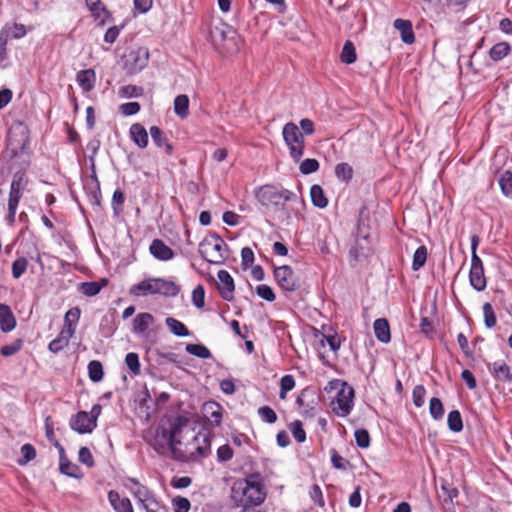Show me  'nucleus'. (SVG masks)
Here are the masks:
<instances>
[{"label": "nucleus", "mask_w": 512, "mask_h": 512, "mask_svg": "<svg viewBox=\"0 0 512 512\" xmlns=\"http://www.w3.org/2000/svg\"><path fill=\"white\" fill-rule=\"evenodd\" d=\"M108 280L106 278L101 279L100 281H92V282H82L78 285V290L87 297H92L97 295L102 288L107 286Z\"/></svg>", "instance_id": "obj_26"}, {"label": "nucleus", "mask_w": 512, "mask_h": 512, "mask_svg": "<svg viewBox=\"0 0 512 512\" xmlns=\"http://www.w3.org/2000/svg\"><path fill=\"white\" fill-rule=\"evenodd\" d=\"M85 3L89 11L96 19H99L102 14L108 13L101 0H85Z\"/></svg>", "instance_id": "obj_46"}, {"label": "nucleus", "mask_w": 512, "mask_h": 512, "mask_svg": "<svg viewBox=\"0 0 512 512\" xmlns=\"http://www.w3.org/2000/svg\"><path fill=\"white\" fill-rule=\"evenodd\" d=\"M131 56L133 57V60H134V65L130 69L132 73L141 71L147 65L148 52L138 51L136 53H131Z\"/></svg>", "instance_id": "obj_39"}, {"label": "nucleus", "mask_w": 512, "mask_h": 512, "mask_svg": "<svg viewBox=\"0 0 512 512\" xmlns=\"http://www.w3.org/2000/svg\"><path fill=\"white\" fill-rule=\"evenodd\" d=\"M22 459L19 460L20 465H25L36 457V450L31 444H24L21 447Z\"/></svg>", "instance_id": "obj_53"}, {"label": "nucleus", "mask_w": 512, "mask_h": 512, "mask_svg": "<svg viewBox=\"0 0 512 512\" xmlns=\"http://www.w3.org/2000/svg\"><path fill=\"white\" fill-rule=\"evenodd\" d=\"M447 425L450 431L459 433L463 430V420L458 410H452L447 416Z\"/></svg>", "instance_id": "obj_34"}, {"label": "nucleus", "mask_w": 512, "mask_h": 512, "mask_svg": "<svg viewBox=\"0 0 512 512\" xmlns=\"http://www.w3.org/2000/svg\"><path fill=\"white\" fill-rule=\"evenodd\" d=\"M27 28L20 23L6 24L0 34L7 39H21L27 34Z\"/></svg>", "instance_id": "obj_25"}, {"label": "nucleus", "mask_w": 512, "mask_h": 512, "mask_svg": "<svg viewBox=\"0 0 512 512\" xmlns=\"http://www.w3.org/2000/svg\"><path fill=\"white\" fill-rule=\"evenodd\" d=\"M154 322L150 313H140L133 320V331L136 334H144Z\"/></svg>", "instance_id": "obj_27"}, {"label": "nucleus", "mask_w": 512, "mask_h": 512, "mask_svg": "<svg viewBox=\"0 0 512 512\" xmlns=\"http://www.w3.org/2000/svg\"><path fill=\"white\" fill-rule=\"evenodd\" d=\"M305 133L300 130L298 125L290 122V157L298 162L304 154Z\"/></svg>", "instance_id": "obj_9"}, {"label": "nucleus", "mask_w": 512, "mask_h": 512, "mask_svg": "<svg viewBox=\"0 0 512 512\" xmlns=\"http://www.w3.org/2000/svg\"><path fill=\"white\" fill-rule=\"evenodd\" d=\"M27 178L24 173H15L10 185L9 199H8V216L7 220L9 223L15 221L16 210L19 201L22 197V192L27 185Z\"/></svg>", "instance_id": "obj_5"}, {"label": "nucleus", "mask_w": 512, "mask_h": 512, "mask_svg": "<svg viewBox=\"0 0 512 512\" xmlns=\"http://www.w3.org/2000/svg\"><path fill=\"white\" fill-rule=\"evenodd\" d=\"M174 112L181 119H185L189 114V98L185 94L178 95L174 99Z\"/></svg>", "instance_id": "obj_30"}, {"label": "nucleus", "mask_w": 512, "mask_h": 512, "mask_svg": "<svg viewBox=\"0 0 512 512\" xmlns=\"http://www.w3.org/2000/svg\"><path fill=\"white\" fill-rule=\"evenodd\" d=\"M150 253L158 260L168 261L174 257L173 250L168 247L162 240L155 239L150 245Z\"/></svg>", "instance_id": "obj_18"}, {"label": "nucleus", "mask_w": 512, "mask_h": 512, "mask_svg": "<svg viewBox=\"0 0 512 512\" xmlns=\"http://www.w3.org/2000/svg\"><path fill=\"white\" fill-rule=\"evenodd\" d=\"M373 329L376 339L387 344L391 340L390 326L385 318H378L373 323Z\"/></svg>", "instance_id": "obj_20"}, {"label": "nucleus", "mask_w": 512, "mask_h": 512, "mask_svg": "<svg viewBox=\"0 0 512 512\" xmlns=\"http://www.w3.org/2000/svg\"><path fill=\"white\" fill-rule=\"evenodd\" d=\"M470 285L478 292L486 289L487 281L484 274V267L481 258L478 255L471 257V267L469 271Z\"/></svg>", "instance_id": "obj_8"}, {"label": "nucleus", "mask_w": 512, "mask_h": 512, "mask_svg": "<svg viewBox=\"0 0 512 512\" xmlns=\"http://www.w3.org/2000/svg\"><path fill=\"white\" fill-rule=\"evenodd\" d=\"M233 456V450L229 445H222L217 450V458L219 461H228Z\"/></svg>", "instance_id": "obj_63"}, {"label": "nucleus", "mask_w": 512, "mask_h": 512, "mask_svg": "<svg viewBox=\"0 0 512 512\" xmlns=\"http://www.w3.org/2000/svg\"><path fill=\"white\" fill-rule=\"evenodd\" d=\"M205 290L202 285H197L192 292V302L197 308L204 307Z\"/></svg>", "instance_id": "obj_54"}, {"label": "nucleus", "mask_w": 512, "mask_h": 512, "mask_svg": "<svg viewBox=\"0 0 512 512\" xmlns=\"http://www.w3.org/2000/svg\"><path fill=\"white\" fill-rule=\"evenodd\" d=\"M59 447V454H60V471L61 473L73 477V478H79L81 477V472L79 467L70 462L64 452V448L60 445H57Z\"/></svg>", "instance_id": "obj_22"}, {"label": "nucleus", "mask_w": 512, "mask_h": 512, "mask_svg": "<svg viewBox=\"0 0 512 512\" xmlns=\"http://www.w3.org/2000/svg\"><path fill=\"white\" fill-rule=\"evenodd\" d=\"M218 289L221 297L226 301L233 299V292L235 289L234 280L226 270H220L218 272Z\"/></svg>", "instance_id": "obj_15"}, {"label": "nucleus", "mask_w": 512, "mask_h": 512, "mask_svg": "<svg viewBox=\"0 0 512 512\" xmlns=\"http://www.w3.org/2000/svg\"><path fill=\"white\" fill-rule=\"evenodd\" d=\"M120 94L127 98L140 97L143 94V88L136 85H126L120 89Z\"/></svg>", "instance_id": "obj_56"}, {"label": "nucleus", "mask_w": 512, "mask_h": 512, "mask_svg": "<svg viewBox=\"0 0 512 512\" xmlns=\"http://www.w3.org/2000/svg\"><path fill=\"white\" fill-rule=\"evenodd\" d=\"M16 326V319L6 304H0V329L7 333L12 331Z\"/></svg>", "instance_id": "obj_21"}, {"label": "nucleus", "mask_w": 512, "mask_h": 512, "mask_svg": "<svg viewBox=\"0 0 512 512\" xmlns=\"http://www.w3.org/2000/svg\"><path fill=\"white\" fill-rule=\"evenodd\" d=\"M340 59H341V62L345 63V64H353L356 61V59H357L356 49H355L354 44L350 40H347L344 43L342 51H341Z\"/></svg>", "instance_id": "obj_35"}, {"label": "nucleus", "mask_w": 512, "mask_h": 512, "mask_svg": "<svg viewBox=\"0 0 512 512\" xmlns=\"http://www.w3.org/2000/svg\"><path fill=\"white\" fill-rule=\"evenodd\" d=\"M354 437L358 447L365 449L370 446V435L366 429L355 430Z\"/></svg>", "instance_id": "obj_49"}, {"label": "nucleus", "mask_w": 512, "mask_h": 512, "mask_svg": "<svg viewBox=\"0 0 512 512\" xmlns=\"http://www.w3.org/2000/svg\"><path fill=\"white\" fill-rule=\"evenodd\" d=\"M72 430L80 433H91L96 427L95 419L90 418V415L85 411H80L74 415L69 422Z\"/></svg>", "instance_id": "obj_10"}, {"label": "nucleus", "mask_w": 512, "mask_h": 512, "mask_svg": "<svg viewBox=\"0 0 512 512\" xmlns=\"http://www.w3.org/2000/svg\"><path fill=\"white\" fill-rule=\"evenodd\" d=\"M108 500L116 512H134L128 498H121L119 493L111 490L108 493Z\"/></svg>", "instance_id": "obj_23"}, {"label": "nucleus", "mask_w": 512, "mask_h": 512, "mask_svg": "<svg viewBox=\"0 0 512 512\" xmlns=\"http://www.w3.org/2000/svg\"><path fill=\"white\" fill-rule=\"evenodd\" d=\"M256 292H257L258 296H260L261 298H263L267 301L271 302L275 299V294L268 285L262 284V285L257 286Z\"/></svg>", "instance_id": "obj_62"}, {"label": "nucleus", "mask_w": 512, "mask_h": 512, "mask_svg": "<svg viewBox=\"0 0 512 512\" xmlns=\"http://www.w3.org/2000/svg\"><path fill=\"white\" fill-rule=\"evenodd\" d=\"M489 371L495 381L505 384H512V372L504 360L494 361L489 365Z\"/></svg>", "instance_id": "obj_14"}, {"label": "nucleus", "mask_w": 512, "mask_h": 512, "mask_svg": "<svg viewBox=\"0 0 512 512\" xmlns=\"http://www.w3.org/2000/svg\"><path fill=\"white\" fill-rule=\"evenodd\" d=\"M125 486L130 490L134 497L138 500L140 508L144 507L145 504L156 499L152 496L150 491L143 485H141L136 479H128Z\"/></svg>", "instance_id": "obj_12"}, {"label": "nucleus", "mask_w": 512, "mask_h": 512, "mask_svg": "<svg viewBox=\"0 0 512 512\" xmlns=\"http://www.w3.org/2000/svg\"><path fill=\"white\" fill-rule=\"evenodd\" d=\"M89 377L93 382H99L103 378V366L99 361L93 360L88 364Z\"/></svg>", "instance_id": "obj_44"}, {"label": "nucleus", "mask_w": 512, "mask_h": 512, "mask_svg": "<svg viewBox=\"0 0 512 512\" xmlns=\"http://www.w3.org/2000/svg\"><path fill=\"white\" fill-rule=\"evenodd\" d=\"M75 333V327L72 324H67V328H63L58 337L49 343V350L52 353H58L69 344L70 338Z\"/></svg>", "instance_id": "obj_16"}, {"label": "nucleus", "mask_w": 512, "mask_h": 512, "mask_svg": "<svg viewBox=\"0 0 512 512\" xmlns=\"http://www.w3.org/2000/svg\"><path fill=\"white\" fill-rule=\"evenodd\" d=\"M125 363L133 374L138 375L140 373V363L138 354L134 352L128 353L125 357Z\"/></svg>", "instance_id": "obj_52"}, {"label": "nucleus", "mask_w": 512, "mask_h": 512, "mask_svg": "<svg viewBox=\"0 0 512 512\" xmlns=\"http://www.w3.org/2000/svg\"><path fill=\"white\" fill-rule=\"evenodd\" d=\"M498 182L503 195L512 199V173L505 171L500 175Z\"/></svg>", "instance_id": "obj_38"}, {"label": "nucleus", "mask_w": 512, "mask_h": 512, "mask_svg": "<svg viewBox=\"0 0 512 512\" xmlns=\"http://www.w3.org/2000/svg\"><path fill=\"white\" fill-rule=\"evenodd\" d=\"M290 431L293 438L298 443H303L306 440V432L303 428V424L300 420H295L290 423Z\"/></svg>", "instance_id": "obj_42"}, {"label": "nucleus", "mask_w": 512, "mask_h": 512, "mask_svg": "<svg viewBox=\"0 0 512 512\" xmlns=\"http://www.w3.org/2000/svg\"><path fill=\"white\" fill-rule=\"evenodd\" d=\"M202 412L209 424L219 427L222 422L223 408L215 401H207L202 405Z\"/></svg>", "instance_id": "obj_13"}, {"label": "nucleus", "mask_w": 512, "mask_h": 512, "mask_svg": "<svg viewBox=\"0 0 512 512\" xmlns=\"http://www.w3.org/2000/svg\"><path fill=\"white\" fill-rule=\"evenodd\" d=\"M309 398H313V392L309 389H304L296 398V405L299 409L306 411L310 408Z\"/></svg>", "instance_id": "obj_48"}, {"label": "nucleus", "mask_w": 512, "mask_h": 512, "mask_svg": "<svg viewBox=\"0 0 512 512\" xmlns=\"http://www.w3.org/2000/svg\"><path fill=\"white\" fill-rule=\"evenodd\" d=\"M354 396V389L350 385L338 391V394H335L330 403L333 413L339 417L348 416L354 406Z\"/></svg>", "instance_id": "obj_6"}, {"label": "nucleus", "mask_w": 512, "mask_h": 512, "mask_svg": "<svg viewBox=\"0 0 512 512\" xmlns=\"http://www.w3.org/2000/svg\"><path fill=\"white\" fill-rule=\"evenodd\" d=\"M347 385L348 383L343 380L333 379L327 383V385L324 387V390L329 394H338V391H340L342 388L344 389V387Z\"/></svg>", "instance_id": "obj_60"}, {"label": "nucleus", "mask_w": 512, "mask_h": 512, "mask_svg": "<svg viewBox=\"0 0 512 512\" xmlns=\"http://www.w3.org/2000/svg\"><path fill=\"white\" fill-rule=\"evenodd\" d=\"M320 164L315 158H307L303 160L299 166V170L303 175H309L319 170Z\"/></svg>", "instance_id": "obj_45"}, {"label": "nucleus", "mask_w": 512, "mask_h": 512, "mask_svg": "<svg viewBox=\"0 0 512 512\" xmlns=\"http://www.w3.org/2000/svg\"><path fill=\"white\" fill-rule=\"evenodd\" d=\"M79 86L86 92L94 87L95 73L92 69L82 70L77 74Z\"/></svg>", "instance_id": "obj_29"}, {"label": "nucleus", "mask_w": 512, "mask_h": 512, "mask_svg": "<svg viewBox=\"0 0 512 512\" xmlns=\"http://www.w3.org/2000/svg\"><path fill=\"white\" fill-rule=\"evenodd\" d=\"M258 415L267 423H274L277 420L275 411L269 406H262L258 409Z\"/></svg>", "instance_id": "obj_55"}, {"label": "nucleus", "mask_w": 512, "mask_h": 512, "mask_svg": "<svg viewBox=\"0 0 512 512\" xmlns=\"http://www.w3.org/2000/svg\"><path fill=\"white\" fill-rule=\"evenodd\" d=\"M161 449L166 446L171 450L173 457L179 461L189 462L206 457L210 453V433L201 429L195 431V422L189 417L180 415L170 423V428H162L157 432L156 440Z\"/></svg>", "instance_id": "obj_1"}, {"label": "nucleus", "mask_w": 512, "mask_h": 512, "mask_svg": "<svg viewBox=\"0 0 512 512\" xmlns=\"http://www.w3.org/2000/svg\"><path fill=\"white\" fill-rule=\"evenodd\" d=\"M165 323L169 328L170 332L175 336L187 337L190 335L187 327L182 322L173 317H167Z\"/></svg>", "instance_id": "obj_33"}, {"label": "nucleus", "mask_w": 512, "mask_h": 512, "mask_svg": "<svg viewBox=\"0 0 512 512\" xmlns=\"http://www.w3.org/2000/svg\"><path fill=\"white\" fill-rule=\"evenodd\" d=\"M150 135L157 147L164 149L168 155L172 154L173 146L169 143L165 133L159 127H150Z\"/></svg>", "instance_id": "obj_24"}, {"label": "nucleus", "mask_w": 512, "mask_h": 512, "mask_svg": "<svg viewBox=\"0 0 512 512\" xmlns=\"http://www.w3.org/2000/svg\"><path fill=\"white\" fill-rule=\"evenodd\" d=\"M426 389L423 385H417L412 391V400L416 407H422L425 403Z\"/></svg>", "instance_id": "obj_51"}, {"label": "nucleus", "mask_w": 512, "mask_h": 512, "mask_svg": "<svg viewBox=\"0 0 512 512\" xmlns=\"http://www.w3.org/2000/svg\"><path fill=\"white\" fill-rule=\"evenodd\" d=\"M180 291V287L173 281L164 278H150L143 280L130 288L133 296H146L148 294H160L174 297Z\"/></svg>", "instance_id": "obj_3"}, {"label": "nucleus", "mask_w": 512, "mask_h": 512, "mask_svg": "<svg viewBox=\"0 0 512 512\" xmlns=\"http://www.w3.org/2000/svg\"><path fill=\"white\" fill-rule=\"evenodd\" d=\"M145 512H168L167 508L157 500L150 501L142 507Z\"/></svg>", "instance_id": "obj_64"}, {"label": "nucleus", "mask_w": 512, "mask_h": 512, "mask_svg": "<svg viewBox=\"0 0 512 512\" xmlns=\"http://www.w3.org/2000/svg\"><path fill=\"white\" fill-rule=\"evenodd\" d=\"M427 248L425 245L419 246L413 254L412 270L418 271L421 269L427 261Z\"/></svg>", "instance_id": "obj_36"}, {"label": "nucleus", "mask_w": 512, "mask_h": 512, "mask_svg": "<svg viewBox=\"0 0 512 512\" xmlns=\"http://www.w3.org/2000/svg\"><path fill=\"white\" fill-rule=\"evenodd\" d=\"M28 260L25 257H19L12 263V276L19 279L27 270Z\"/></svg>", "instance_id": "obj_47"}, {"label": "nucleus", "mask_w": 512, "mask_h": 512, "mask_svg": "<svg viewBox=\"0 0 512 512\" xmlns=\"http://www.w3.org/2000/svg\"><path fill=\"white\" fill-rule=\"evenodd\" d=\"M258 201L267 207L283 206L288 199V196L279 191L275 186L264 185L256 192Z\"/></svg>", "instance_id": "obj_7"}, {"label": "nucleus", "mask_w": 512, "mask_h": 512, "mask_svg": "<svg viewBox=\"0 0 512 512\" xmlns=\"http://www.w3.org/2000/svg\"><path fill=\"white\" fill-rule=\"evenodd\" d=\"M353 168L350 164L346 162L338 163L335 166V176L336 178L344 183H349L353 178Z\"/></svg>", "instance_id": "obj_32"}, {"label": "nucleus", "mask_w": 512, "mask_h": 512, "mask_svg": "<svg viewBox=\"0 0 512 512\" xmlns=\"http://www.w3.org/2000/svg\"><path fill=\"white\" fill-rule=\"evenodd\" d=\"M22 345H23L22 339H16L14 342L4 345L1 348L0 353L4 357L12 356L21 350Z\"/></svg>", "instance_id": "obj_50"}, {"label": "nucleus", "mask_w": 512, "mask_h": 512, "mask_svg": "<svg viewBox=\"0 0 512 512\" xmlns=\"http://www.w3.org/2000/svg\"><path fill=\"white\" fill-rule=\"evenodd\" d=\"M227 249V245L223 239L214 234L209 237H205L199 244V253L208 262L213 264L222 263L226 256L224 251Z\"/></svg>", "instance_id": "obj_4"}, {"label": "nucleus", "mask_w": 512, "mask_h": 512, "mask_svg": "<svg viewBox=\"0 0 512 512\" xmlns=\"http://www.w3.org/2000/svg\"><path fill=\"white\" fill-rule=\"evenodd\" d=\"M131 140L139 147L146 148L148 145V133L145 127L140 123H134L129 129Z\"/></svg>", "instance_id": "obj_19"}, {"label": "nucleus", "mask_w": 512, "mask_h": 512, "mask_svg": "<svg viewBox=\"0 0 512 512\" xmlns=\"http://www.w3.org/2000/svg\"><path fill=\"white\" fill-rule=\"evenodd\" d=\"M310 197L312 204L315 207L323 209L328 205V199L324 194L322 187L318 184H314L310 188Z\"/></svg>", "instance_id": "obj_28"}, {"label": "nucleus", "mask_w": 512, "mask_h": 512, "mask_svg": "<svg viewBox=\"0 0 512 512\" xmlns=\"http://www.w3.org/2000/svg\"><path fill=\"white\" fill-rule=\"evenodd\" d=\"M369 238L370 236L368 234H363L361 229L358 230L355 245L350 249L349 252L350 256L354 260L358 261L361 258L367 257L369 255L371 251Z\"/></svg>", "instance_id": "obj_11"}, {"label": "nucleus", "mask_w": 512, "mask_h": 512, "mask_svg": "<svg viewBox=\"0 0 512 512\" xmlns=\"http://www.w3.org/2000/svg\"><path fill=\"white\" fill-rule=\"evenodd\" d=\"M140 104L138 102H127L120 105L119 110L125 116L137 114L140 111Z\"/></svg>", "instance_id": "obj_59"}, {"label": "nucleus", "mask_w": 512, "mask_h": 512, "mask_svg": "<svg viewBox=\"0 0 512 512\" xmlns=\"http://www.w3.org/2000/svg\"><path fill=\"white\" fill-rule=\"evenodd\" d=\"M274 277L283 290H288V266L282 265L274 268Z\"/></svg>", "instance_id": "obj_41"}, {"label": "nucleus", "mask_w": 512, "mask_h": 512, "mask_svg": "<svg viewBox=\"0 0 512 512\" xmlns=\"http://www.w3.org/2000/svg\"><path fill=\"white\" fill-rule=\"evenodd\" d=\"M429 413L435 421H439V420L443 419L445 410H444L443 403L439 398L433 397L430 399Z\"/></svg>", "instance_id": "obj_37"}, {"label": "nucleus", "mask_w": 512, "mask_h": 512, "mask_svg": "<svg viewBox=\"0 0 512 512\" xmlns=\"http://www.w3.org/2000/svg\"><path fill=\"white\" fill-rule=\"evenodd\" d=\"M79 461L88 467H92L94 465V460L90 450L87 447H81L78 453Z\"/></svg>", "instance_id": "obj_61"}, {"label": "nucleus", "mask_w": 512, "mask_h": 512, "mask_svg": "<svg viewBox=\"0 0 512 512\" xmlns=\"http://www.w3.org/2000/svg\"><path fill=\"white\" fill-rule=\"evenodd\" d=\"M174 512H188L190 510V502L184 497H175L172 499Z\"/></svg>", "instance_id": "obj_58"}, {"label": "nucleus", "mask_w": 512, "mask_h": 512, "mask_svg": "<svg viewBox=\"0 0 512 512\" xmlns=\"http://www.w3.org/2000/svg\"><path fill=\"white\" fill-rule=\"evenodd\" d=\"M393 27L399 31L401 40L405 44H413L415 42L413 25L410 20L398 18L394 20Z\"/></svg>", "instance_id": "obj_17"}, {"label": "nucleus", "mask_w": 512, "mask_h": 512, "mask_svg": "<svg viewBox=\"0 0 512 512\" xmlns=\"http://www.w3.org/2000/svg\"><path fill=\"white\" fill-rule=\"evenodd\" d=\"M482 309L484 315V324L486 328H493L497 323V318L491 303H484Z\"/></svg>", "instance_id": "obj_40"}, {"label": "nucleus", "mask_w": 512, "mask_h": 512, "mask_svg": "<svg viewBox=\"0 0 512 512\" xmlns=\"http://www.w3.org/2000/svg\"><path fill=\"white\" fill-rule=\"evenodd\" d=\"M266 491L258 474L236 481L231 489V499L236 505H256L265 500Z\"/></svg>", "instance_id": "obj_2"}, {"label": "nucleus", "mask_w": 512, "mask_h": 512, "mask_svg": "<svg viewBox=\"0 0 512 512\" xmlns=\"http://www.w3.org/2000/svg\"><path fill=\"white\" fill-rule=\"evenodd\" d=\"M511 47L507 42H499L491 47L489 50L490 58L498 62L505 58L510 53Z\"/></svg>", "instance_id": "obj_31"}, {"label": "nucleus", "mask_w": 512, "mask_h": 512, "mask_svg": "<svg viewBox=\"0 0 512 512\" xmlns=\"http://www.w3.org/2000/svg\"><path fill=\"white\" fill-rule=\"evenodd\" d=\"M186 351L194 356L202 359H208L211 357L209 349L201 344H187Z\"/></svg>", "instance_id": "obj_43"}, {"label": "nucleus", "mask_w": 512, "mask_h": 512, "mask_svg": "<svg viewBox=\"0 0 512 512\" xmlns=\"http://www.w3.org/2000/svg\"><path fill=\"white\" fill-rule=\"evenodd\" d=\"M331 463L338 470H346L349 466V461L338 454L336 450L331 451Z\"/></svg>", "instance_id": "obj_57"}]
</instances>
